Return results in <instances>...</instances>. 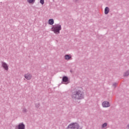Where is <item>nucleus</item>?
<instances>
[{
	"label": "nucleus",
	"instance_id": "obj_1",
	"mask_svg": "<svg viewBox=\"0 0 129 129\" xmlns=\"http://www.w3.org/2000/svg\"><path fill=\"white\" fill-rule=\"evenodd\" d=\"M61 29L62 27H61V25H56L52 27L51 31L54 32V34L58 35V34H60V31H61Z\"/></svg>",
	"mask_w": 129,
	"mask_h": 129
},
{
	"label": "nucleus",
	"instance_id": "obj_8",
	"mask_svg": "<svg viewBox=\"0 0 129 129\" xmlns=\"http://www.w3.org/2000/svg\"><path fill=\"white\" fill-rule=\"evenodd\" d=\"M109 13V8L108 7H106L105 8V14L107 15Z\"/></svg>",
	"mask_w": 129,
	"mask_h": 129
},
{
	"label": "nucleus",
	"instance_id": "obj_11",
	"mask_svg": "<svg viewBox=\"0 0 129 129\" xmlns=\"http://www.w3.org/2000/svg\"><path fill=\"white\" fill-rule=\"evenodd\" d=\"M64 58L66 60H69V59H71V56L69 55H66L64 56Z\"/></svg>",
	"mask_w": 129,
	"mask_h": 129
},
{
	"label": "nucleus",
	"instance_id": "obj_9",
	"mask_svg": "<svg viewBox=\"0 0 129 129\" xmlns=\"http://www.w3.org/2000/svg\"><path fill=\"white\" fill-rule=\"evenodd\" d=\"M63 82H68V78L67 77H63L62 78Z\"/></svg>",
	"mask_w": 129,
	"mask_h": 129
},
{
	"label": "nucleus",
	"instance_id": "obj_2",
	"mask_svg": "<svg viewBox=\"0 0 129 129\" xmlns=\"http://www.w3.org/2000/svg\"><path fill=\"white\" fill-rule=\"evenodd\" d=\"M72 97L73 99H82V93H81V91L79 90L76 92V93H74V94H73Z\"/></svg>",
	"mask_w": 129,
	"mask_h": 129
},
{
	"label": "nucleus",
	"instance_id": "obj_5",
	"mask_svg": "<svg viewBox=\"0 0 129 129\" xmlns=\"http://www.w3.org/2000/svg\"><path fill=\"white\" fill-rule=\"evenodd\" d=\"M2 67H3L4 69H5V70H6V71L9 70V66L8 64H7V63L2 62Z\"/></svg>",
	"mask_w": 129,
	"mask_h": 129
},
{
	"label": "nucleus",
	"instance_id": "obj_4",
	"mask_svg": "<svg viewBox=\"0 0 129 129\" xmlns=\"http://www.w3.org/2000/svg\"><path fill=\"white\" fill-rule=\"evenodd\" d=\"M24 77L27 80H31L32 79V75L28 73L24 75Z\"/></svg>",
	"mask_w": 129,
	"mask_h": 129
},
{
	"label": "nucleus",
	"instance_id": "obj_15",
	"mask_svg": "<svg viewBox=\"0 0 129 129\" xmlns=\"http://www.w3.org/2000/svg\"><path fill=\"white\" fill-rule=\"evenodd\" d=\"M128 75H129V72H127L125 74L124 76H128Z\"/></svg>",
	"mask_w": 129,
	"mask_h": 129
},
{
	"label": "nucleus",
	"instance_id": "obj_14",
	"mask_svg": "<svg viewBox=\"0 0 129 129\" xmlns=\"http://www.w3.org/2000/svg\"><path fill=\"white\" fill-rule=\"evenodd\" d=\"M106 125H107V123H105L103 124L102 127H105V126H106Z\"/></svg>",
	"mask_w": 129,
	"mask_h": 129
},
{
	"label": "nucleus",
	"instance_id": "obj_13",
	"mask_svg": "<svg viewBox=\"0 0 129 129\" xmlns=\"http://www.w3.org/2000/svg\"><path fill=\"white\" fill-rule=\"evenodd\" d=\"M40 3L41 4V5H43L45 3V0H40Z\"/></svg>",
	"mask_w": 129,
	"mask_h": 129
},
{
	"label": "nucleus",
	"instance_id": "obj_6",
	"mask_svg": "<svg viewBox=\"0 0 129 129\" xmlns=\"http://www.w3.org/2000/svg\"><path fill=\"white\" fill-rule=\"evenodd\" d=\"M102 106L103 107H109V103L107 101H104L102 103Z\"/></svg>",
	"mask_w": 129,
	"mask_h": 129
},
{
	"label": "nucleus",
	"instance_id": "obj_7",
	"mask_svg": "<svg viewBox=\"0 0 129 129\" xmlns=\"http://www.w3.org/2000/svg\"><path fill=\"white\" fill-rule=\"evenodd\" d=\"M18 129H25V124L23 123H20L18 125Z\"/></svg>",
	"mask_w": 129,
	"mask_h": 129
},
{
	"label": "nucleus",
	"instance_id": "obj_12",
	"mask_svg": "<svg viewBox=\"0 0 129 129\" xmlns=\"http://www.w3.org/2000/svg\"><path fill=\"white\" fill-rule=\"evenodd\" d=\"M36 0H27V2L29 4H34Z\"/></svg>",
	"mask_w": 129,
	"mask_h": 129
},
{
	"label": "nucleus",
	"instance_id": "obj_3",
	"mask_svg": "<svg viewBox=\"0 0 129 129\" xmlns=\"http://www.w3.org/2000/svg\"><path fill=\"white\" fill-rule=\"evenodd\" d=\"M67 129H79V124L78 123H71L70 124Z\"/></svg>",
	"mask_w": 129,
	"mask_h": 129
},
{
	"label": "nucleus",
	"instance_id": "obj_10",
	"mask_svg": "<svg viewBox=\"0 0 129 129\" xmlns=\"http://www.w3.org/2000/svg\"><path fill=\"white\" fill-rule=\"evenodd\" d=\"M48 24H49V25H53V24H54V20L49 19L48 20Z\"/></svg>",
	"mask_w": 129,
	"mask_h": 129
}]
</instances>
